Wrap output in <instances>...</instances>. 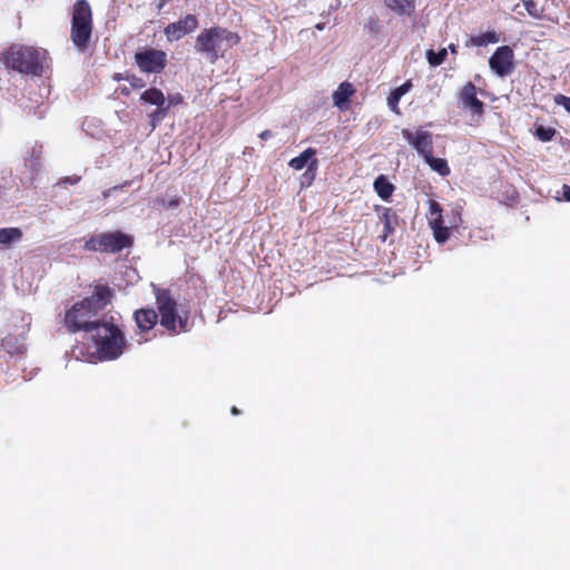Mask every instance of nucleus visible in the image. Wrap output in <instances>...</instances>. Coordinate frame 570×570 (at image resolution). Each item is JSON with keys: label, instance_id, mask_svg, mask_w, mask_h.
Wrapping results in <instances>:
<instances>
[{"label": "nucleus", "instance_id": "20e7f679", "mask_svg": "<svg viewBox=\"0 0 570 570\" xmlns=\"http://www.w3.org/2000/svg\"><path fill=\"white\" fill-rule=\"evenodd\" d=\"M92 333V341L101 358L116 360L124 353L127 341L122 330L114 323V317L102 318Z\"/></svg>", "mask_w": 570, "mask_h": 570}, {"label": "nucleus", "instance_id": "c85d7f7f", "mask_svg": "<svg viewBox=\"0 0 570 570\" xmlns=\"http://www.w3.org/2000/svg\"><path fill=\"white\" fill-rule=\"evenodd\" d=\"M523 4L530 17L534 19H541L543 17V7H540L534 0H523Z\"/></svg>", "mask_w": 570, "mask_h": 570}, {"label": "nucleus", "instance_id": "6e6552de", "mask_svg": "<svg viewBox=\"0 0 570 570\" xmlns=\"http://www.w3.org/2000/svg\"><path fill=\"white\" fill-rule=\"evenodd\" d=\"M90 294L81 299L88 309L99 314L115 297V289L106 282L97 281L89 285Z\"/></svg>", "mask_w": 570, "mask_h": 570}, {"label": "nucleus", "instance_id": "f3484780", "mask_svg": "<svg viewBox=\"0 0 570 570\" xmlns=\"http://www.w3.org/2000/svg\"><path fill=\"white\" fill-rule=\"evenodd\" d=\"M386 7L399 16H411L415 10V0H384Z\"/></svg>", "mask_w": 570, "mask_h": 570}, {"label": "nucleus", "instance_id": "f257e3e1", "mask_svg": "<svg viewBox=\"0 0 570 570\" xmlns=\"http://www.w3.org/2000/svg\"><path fill=\"white\" fill-rule=\"evenodd\" d=\"M47 52L42 49L12 43L0 55L6 68L22 75L41 76L45 69Z\"/></svg>", "mask_w": 570, "mask_h": 570}, {"label": "nucleus", "instance_id": "a211bd4d", "mask_svg": "<svg viewBox=\"0 0 570 570\" xmlns=\"http://www.w3.org/2000/svg\"><path fill=\"white\" fill-rule=\"evenodd\" d=\"M354 92L355 89L352 83L347 81L342 82L333 94L334 105L342 109L350 101Z\"/></svg>", "mask_w": 570, "mask_h": 570}, {"label": "nucleus", "instance_id": "9b49d317", "mask_svg": "<svg viewBox=\"0 0 570 570\" xmlns=\"http://www.w3.org/2000/svg\"><path fill=\"white\" fill-rule=\"evenodd\" d=\"M489 66L501 78L511 75L515 68L513 49L510 46L498 47L489 59Z\"/></svg>", "mask_w": 570, "mask_h": 570}, {"label": "nucleus", "instance_id": "7ed1b4c3", "mask_svg": "<svg viewBox=\"0 0 570 570\" xmlns=\"http://www.w3.org/2000/svg\"><path fill=\"white\" fill-rule=\"evenodd\" d=\"M159 324L170 335L187 332L188 316L178 313V303L169 288L153 285Z\"/></svg>", "mask_w": 570, "mask_h": 570}, {"label": "nucleus", "instance_id": "412c9836", "mask_svg": "<svg viewBox=\"0 0 570 570\" xmlns=\"http://www.w3.org/2000/svg\"><path fill=\"white\" fill-rule=\"evenodd\" d=\"M23 236L19 227H3L0 228V244L7 247L13 243L20 242Z\"/></svg>", "mask_w": 570, "mask_h": 570}, {"label": "nucleus", "instance_id": "ddd939ff", "mask_svg": "<svg viewBox=\"0 0 570 570\" xmlns=\"http://www.w3.org/2000/svg\"><path fill=\"white\" fill-rule=\"evenodd\" d=\"M402 137L413 146V148L423 157L433 154L432 134L426 130H417L413 134L410 129L402 130Z\"/></svg>", "mask_w": 570, "mask_h": 570}, {"label": "nucleus", "instance_id": "79ce46f5", "mask_svg": "<svg viewBox=\"0 0 570 570\" xmlns=\"http://www.w3.org/2000/svg\"><path fill=\"white\" fill-rule=\"evenodd\" d=\"M110 191H111V189H108V190L104 191V197H108Z\"/></svg>", "mask_w": 570, "mask_h": 570}, {"label": "nucleus", "instance_id": "423d86ee", "mask_svg": "<svg viewBox=\"0 0 570 570\" xmlns=\"http://www.w3.org/2000/svg\"><path fill=\"white\" fill-rule=\"evenodd\" d=\"M135 238L132 235L121 230L104 232L90 236L83 245L88 252H100L117 254L132 247Z\"/></svg>", "mask_w": 570, "mask_h": 570}, {"label": "nucleus", "instance_id": "e433bc0d", "mask_svg": "<svg viewBox=\"0 0 570 570\" xmlns=\"http://www.w3.org/2000/svg\"><path fill=\"white\" fill-rule=\"evenodd\" d=\"M273 136L272 131L266 129L259 134V138L266 140Z\"/></svg>", "mask_w": 570, "mask_h": 570}, {"label": "nucleus", "instance_id": "c756f323", "mask_svg": "<svg viewBox=\"0 0 570 570\" xmlns=\"http://www.w3.org/2000/svg\"><path fill=\"white\" fill-rule=\"evenodd\" d=\"M169 111V105L157 107L156 110L149 114L150 122L153 127L156 126V122L163 120Z\"/></svg>", "mask_w": 570, "mask_h": 570}, {"label": "nucleus", "instance_id": "bb28decb", "mask_svg": "<svg viewBox=\"0 0 570 570\" xmlns=\"http://www.w3.org/2000/svg\"><path fill=\"white\" fill-rule=\"evenodd\" d=\"M431 228L434 233V238L438 243H444L450 238V229L443 225V223L439 224H430Z\"/></svg>", "mask_w": 570, "mask_h": 570}, {"label": "nucleus", "instance_id": "f704fd0d", "mask_svg": "<svg viewBox=\"0 0 570 570\" xmlns=\"http://www.w3.org/2000/svg\"><path fill=\"white\" fill-rule=\"evenodd\" d=\"M80 180V176H73V177H66L63 178V183L65 184H70V185H75L77 184L78 181Z\"/></svg>", "mask_w": 570, "mask_h": 570}, {"label": "nucleus", "instance_id": "f03ea898", "mask_svg": "<svg viewBox=\"0 0 570 570\" xmlns=\"http://www.w3.org/2000/svg\"><path fill=\"white\" fill-rule=\"evenodd\" d=\"M240 42L237 32L215 26L203 29L196 38L195 50L215 63L220 57Z\"/></svg>", "mask_w": 570, "mask_h": 570}, {"label": "nucleus", "instance_id": "72a5a7b5", "mask_svg": "<svg viewBox=\"0 0 570 570\" xmlns=\"http://www.w3.org/2000/svg\"><path fill=\"white\" fill-rule=\"evenodd\" d=\"M184 101V98L180 94H176V95H170L168 97V104L169 105V108L171 106H175V105H178V104H181Z\"/></svg>", "mask_w": 570, "mask_h": 570}, {"label": "nucleus", "instance_id": "aec40b11", "mask_svg": "<svg viewBox=\"0 0 570 570\" xmlns=\"http://www.w3.org/2000/svg\"><path fill=\"white\" fill-rule=\"evenodd\" d=\"M374 190L376 191L377 196L382 198L383 200H387L392 197L393 191L395 189L394 185L390 183V180L384 175H380L374 180Z\"/></svg>", "mask_w": 570, "mask_h": 570}, {"label": "nucleus", "instance_id": "5701e85b", "mask_svg": "<svg viewBox=\"0 0 570 570\" xmlns=\"http://www.w3.org/2000/svg\"><path fill=\"white\" fill-rule=\"evenodd\" d=\"M425 163L431 167L432 170L436 171L442 177L450 175V167L446 159L436 158L433 154L424 158Z\"/></svg>", "mask_w": 570, "mask_h": 570}, {"label": "nucleus", "instance_id": "a878e982", "mask_svg": "<svg viewBox=\"0 0 570 570\" xmlns=\"http://www.w3.org/2000/svg\"><path fill=\"white\" fill-rule=\"evenodd\" d=\"M428 218L429 224L444 223L442 216V207L436 200H430Z\"/></svg>", "mask_w": 570, "mask_h": 570}, {"label": "nucleus", "instance_id": "2eb2a0df", "mask_svg": "<svg viewBox=\"0 0 570 570\" xmlns=\"http://www.w3.org/2000/svg\"><path fill=\"white\" fill-rule=\"evenodd\" d=\"M132 318L139 334L150 332L158 322V314L153 307H141L134 312Z\"/></svg>", "mask_w": 570, "mask_h": 570}, {"label": "nucleus", "instance_id": "9d476101", "mask_svg": "<svg viewBox=\"0 0 570 570\" xmlns=\"http://www.w3.org/2000/svg\"><path fill=\"white\" fill-rule=\"evenodd\" d=\"M135 62L145 73H160L167 66V53L155 48H147L135 53Z\"/></svg>", "mask_w": 570, "mask_h": 570}, {"label": "nucleus", "instance_id": "4c0bfd02", "mask_svg": "<svg viewBox=\"0 0 570 570\" xmlns=\"http://www.w3.org/2000/svg\"><path fill=\"white\" fill-rule=\"evenodd\" d=\"M446 49L450 50L451 55H453V56L458 55V46L456 45L450 43Z\"/></svg>", "mask_w": 570, "mask_h": 570}, {"label": "nucleus", "instance_id": "c9c22d12", "mask_svg": "<svg viewBox=\"0 0 570 570\" xmlns=\"http://www.w3.org/2000/svg\"><path fill=\"white\" fill-rule=\"evenodd\" d=\"M562 197H563L567 202H570V186H568V185H563V187H562Z\"/></svg>", "mask_w": 570, "mask_h": 570}, {"label": "nucleus", "instance_id": "1a4fd4ad", "mask_svg": "<svg viewBox=\"0 0 570 570\" xmlns=\"http://www.w3.org/2000/svg\"><path fill=\"white\" fill-rule=\"evenodd\" d=\"M478 88L472 81L463 85L458 94L459 105L468 110L472 120L480 122L483 118L485 105L478 98Z\"/></svg>", "mask_w": 570, "mask_h": 570}, {"label": "nucleus", "instance_id": "b1692460", "mask_svg": "<svg viewBox=\"0 0 570 570\" xmlns=\"http://www.w3.org/2000/svg\"><path fill=\"white\" fill-rule=\"evenodd\" d=\"M380 219L384 224L383 239H385L389 234L394 232L392 223L396 219V215L391 208H383L382 214L380 215Z\"/></svg>", "mask_w": 570, "mask_h": 570}, {"label": "nucleus", "instance_id": "4be33fe9", "mask_svg": "<svg viewBox=\"0 0 570 570\" xmlns=\"http://www.w3.org/2000/svg\"><path fill=\"white\" fill-rule=\"evenodd\" d=\"M140 100L145 104L155 105L157 107L165 106L166 98L164 92L158 88H149L140 95Z\"/></svg>", "mask_w": 570, "mask_h": 570}, {"label": "nucleus", "instance_id": "f8f14e48", "mask_svg": "<svg viewBox=\"0 0 570 570\" xmlns=\"http://www.w3.org/2000/svg\"><path fill=\"white\" fill-rule=\"evenodd\" d=\"M198 27V19L195 14H186L176 22L167 24L164 33L168 41H177L186 35L194 32Z\"/></svg>", "mask_w": 570, "mask_h": 570}, {"label": "nucleus", "instance_id": "393cba45", "mask_svg": "<svg viewBox=\"0 0 570 570\" xmlns=\"http://www.w3.org/2000/svg\"><path fill=\"white\" fill-rule=\"evenodd\" d=\"M448 56V49L441 48L439 51L432 49L426 50V60L432 67L441 66Z\"/></svg>", "mask_w": 570, "mask_h": 570}, {"label": "nucleus", "instance_id": "dca6fc26", "mask_svg": "<svg viewBox=\"0 0 570 570\" xmlns=\"http://www.w3.org/2000/svg\"><path fill=\"white\" fill-rule=\"evenodd\" d=\"M500 41V35L494 30H489L478 36H471L466 40V47H484L489 43H498Z\"/></svg>", "mask_w": 570, "mask_h": 570}, {"label": "nucleus", "instance_id": "2f4dec72", "mask_svg": "<svg viewBox=\"0 0 570 570\" xmlns=\"http://www.w3.org/2000/svg\"><path fill=\"white\" fill-rule=\"evenodd\" d=\"M125 80L128 81L134 89H141L145 87V81L134 73H126Z\"/></svg>", "mask_w": 570, "mask_h": 570}, {"label": "nucleus", "instance_id": "58836bf2", "mask_svg": "<svg viewBox=\"0 0 570 570\" xmlns=\"http://www.w3.org/2000/svg\"><path fill=\"white\" fill-rule=\"evenodd\" d=\"M125 76H126V75L120 73V72L115 73V75H114V80H115V81H121V80H125Z\"/></svg>", "mask_w": 570, "mask_h": 570}, {"label": "nucleus", "instance_id": "473e14b6", "mask_svg": "<svg viewBox=\"0 0 570 570\" xmlns=\"http://www.w3.org/2000/svg\"><path fill=\"white\" fill-rule=\"evenodd\" d=\"M553 100L558 106H562L567 111L570 112V97L558 94L554 96Z\"/></svg>", "mask_w": 570, "mask_h": 570}, {"label": "nucleus", "instance_id": "0eeeda50", "mask_svg": "<svg viewBox=\"0 0 570 570\" xmlns=\"http://www.w3.org/2000/svg\"><path fill=\"white\" fill-rule=\"evenodd\" d=\"M97 314L88 309L81 301L76 302L65 313L63 325L69 333L94 332L101 320H92Z\"/></svg>", "mask_w": 570, "mask_h": 570}, {"label": "nucleus", "instance_id": "6ab92c4d", "mask_svg": "<svg viewBox=\"0 0 570 570\" xmlns=\"http://www.w3.org/2000/svg\"><path fill=\"white\" fill-rule=\"evenodd\" d=\"M412 88V81L406 80L403 85L395 88L387 97V105L392 111L400 115L399 102L400 99L410 91Z\"/></svg>", "mask_w": 570, "mask_h": 570}, {"label": "nucleus", "instance_id": "39448f33", "mask_svg": "<svg viewBox=\"0 0 570 570\" xmlns=\"http://www.w3.org/2000/svg\"><path fill=\"white\" fill-rule=\"evenodd\" d=\"M94 31L92 10L87 0H77L71 10L70 39L73 46L85 51Z\"/></svg>", "mask_w": 570, "mask_h": 570}, {"label": "nucleus", "instance_id": "cd10ccee", "mask_svg": "<svg viewBox=\"0 0 570 570\" xmlns=\"http://www.w3.org/2000/svg\"><path fill=\"white\" fill-rule=\"evenodd\" d=\"M556 134L557 130L554 128L544 127L542 125L535 127L534 131L535 137L543 142L551 141L554 138Z\"/></svg>", "mask_w": 570, "mask_h": 570}, {"label": "nucleus", "instance_id": "ea45409f", "mask_svg": "<svg viewBox=\"0 0 570 570\" xmlns=\"http://www.w3.org/2000/svg\"><path fill=\"white\" fill-rule=\"evenodd\" d=\"M230 412H232V414H234V415H238V414L240 413V411H239L236 406H233V407L230 409Z\"/></svg>", "mask_w": 570, "mask_h": 570}, {"label": "nucleus", "instance_id": "7c9ffc66", "mask_svg": "<svg viewBox=\"0 0 570 570\" xmlns=\"http://www.w3.org/2000/svg\"><path fill=\"white\" fill-rule=\"evenodd\" d=\"M155 202L157 204H159L163 208L176 209L180 206L181 197L178 195H175L169 200H165L164 198L157 197V199Z\"/></svg>", "mask_w": 570, "mask_h": 570}, {"label": "nucleus", "instance_id": "a19ab883", "mask_svg": "<svg viewBox=\"0 0 570 570\" xmlns=\"http://www.w3.org/2000/svg\"><path fill=\"white\" fill-rule=\"evenodd\" d=\"M120 92H121L122 95H126V96H128V95L130 94V92H129V89H128L127 87L120 88Z\"/></svg>", "mask_w": 570, "mask_h": 570}, {"label": "nucleus", "instance_id": "4468645a", "mask_svg": "<svg viewBox=\"0 0 570 570\" xmlns=\"http://www.w3.org/2000/svg\"><path fill=\"white\" fill-rule=\"evenodd\" d=\"M315 156L316 149L309 147L301 153L297 157L292 158L288 163V166L295 170H302L305 166H307L304 176L314 179L318 168V160Z\"/></svg>", "mask_w": 570, "mask_h": 570}]
</instances>
